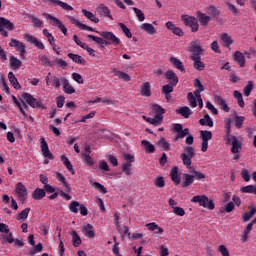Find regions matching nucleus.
Returning <instances> with one entry per match:
<instances>
[{
    "label": "nucleus",
    "mask_w": 256,
    "mask_h": 256,
    "mask_svg": "<svg viewBox=\"0 0 256 256\" xmlns=\"http://www.w3.org/2000/svg\"><path fill=\"white\" fill-rule=\"evenodd\" d=\"M225 129H226V136L225 139H228V143H231L229 137H231V119H227L225 121Z\"/></svg>",
    "instance_id": "56"
},
{
    "label": "nucleus",
    "mask_w": 256,
    "mask_h": 256,
    "mask_svg": "<svg viewBox=\"0 0 256 256\" xmlns=\"http://www.w3.org/2000/svg\"><path fill=\"white\" fill-rule=\"evenodd\" d=\"M144 121L150 123L151 125L157 126L161 121H163V116L155 115L154 118L143 116Z\"/></svg>",
    "instance_id": "28"
},
{
    "label": "nucleus",
    "mask_w": 256,
    "mask_h": 256,
    "mask_svg": "<svg viewBox=\"0 0 256 256\" xmlns=\"http://www.w3.org/2000/svg\"><path fill=\"white\" fill-rule=\"evenodd\" d=\"M190 59L194 61V69H196L197 71H205V63L201 61L200 55H194V57Z\"/></svg>",
    "instance_id": "19"
},
{
    "label": "nucleus",
    "mask_w": 256,
    "mask_h": 256,
    "mask_svg": "<svg viewBox=\"0 0 256 256\" xmlns=\"http://www.w3.org/2000/svg\"><path fill=\"white\" fill-rule=\"evenodd\" d=\"M61 81L64 93H66L67 95H73V93H75V88L73 87V85H71V83H69V80L63 77L61 78Z\"/></svg>",
    "instance_id": "17"
},
{
    "label": "nucleus",
    "mask_w": 256,
    "mask_h": 256,
    "mask_svg": "<svg viewBox=\"0 0 256 256\" xmlns=\"http://www.w3.org/2000/svg\"><path fill=\"white\" fill-rule=\"evenodd\" d=\"M225 141H226L227 145H232L231 153H233V154L239 153V149H241V147H243V145L237 139L236 136H229V140H228V138H225Z\"/></svg>",
    "instance_id": "8"
},
{
    "label": "nucleus",
    "mask_w": 256,
    "mask_h": 256,
    "mask_svg": "<svg viewBox=\"0 0 256 256\" xmlns=\"http://www.w3.org/2000/svg\"><path fill=\"white\" fill-rule=\"evenodd\" d=\"M82 156L84 158V162L88 167H93L95 165V161H93V158L91 157V155L82 154Z\"/></svg>",
    "instance_id": "61"
},
{
    "label": "nucleus",
    "mask_w": 256,
    "mask_h": 256,
    "mask_svg": "<svg viewBox=\"0 0 256 256\" xmlns=\"http://www.w3.org/2000/svg\"><path fill=\"white\" fill-rule=\"evenodd\" d=\"M176 113L177 115H181L182 117H184V119H189L193 114V112L191 111V108H189L188 106L180 107L179 109L176 110Z\"/></svg>",
    "instance_id": "21"
},
{
    "label": "nucleus",
    "mask_w": 256,
    "mask_h": 256,
    "mask_svg": "<svg viewBox=\"0 0 256 256\" xmlns=\"http://www.w3.org/2000/svg\"><path fill=\"white\" fill-rule=\"evenodd\" d=\"M199 123L203 127H213V119H211V116H209V114H206L204 118H201L199 120Z\"/></svg>",
    "instance_id": "36"
},
{
    "label": "nucleus",
    "mask_w": 256,
    "mask_h": 256,
    "mask_svg": "<svg viewBox=\"0 0 256 256\" xmlns=\"http://www.w3.org/2000/svg\"><path fill=\"white\" fill-rule=\"evenodd\" d=\"M193 157H195V148L191 146L184 148V152L180 154V159H182L183 165H186L187 169H189V173L194 175V179L201 181V179H205L206 176L191 166Z\"/></svg>",
    "instance_id": "1"
},
{
    "label": "nucleus",
    "mask_w": 256,
    "mask_h": 256,
    "mask_svg": "<svg viewBox=\"0 0 256 256\" xmlns=\"http://www.w3.org/2000/svg\"><path fill=\"white\" fill-rule=\"evenodd\" d=\"M140 94L142 97H151V83L145 82L140 87Z\"/></svg>",
    "instance_id": "25"
},
{
    "label": "nucleus",
    "mask_w": 256,
    "mask_h": 256,
    "mask_svg": "<svg viewBox=\"0 0 256 256\" xmlns=\"http://www.w3.org/2000/svg\"><path fill=\"white\" fill-rule=\"evenodd\" d=\"M5 29L6 31H13L15 29V24L5 17H0V31Z\"/></svg>",
    "instance_id": "12"
},
{
    "label": "nucleus",
    "mask_w": 256,
    "mask_h": 256,
    "mask_svg": "<svg viewBox=\"0 0 256 256\" xmlns=\"http://www.w3.org/2000/svg\"><path fill=\"white\" fill-rule=\"evenodd\" d=\"M187 99L189 101L190 107L192 108L197 107V98L191 92L187 94Z\"/></svg>",
    "instance_id": "57"
},
{
    "label": "nucleus",
    "mask_w": 256,
    "mask_h": 256,
    "mask_svg": "<svg viewBox=\"0 0 256 256\" xmlns=\"http://www.w3.org/2000/svg\"><path fill=\"white\" fill-rule=\"evenodd\" d=\"M10 66L14 70L20 69V67H23V62L21 60L17 59V57L11 56L10 57Z\"/></svg>",
    "instance_id": "38"
},
{
    "label": "nucleus",
    "mask_w": 256,
    "mask_h": 256,
    "mask_svg": "<svg viewBox=\"0 0 256 256\" xmlns=\"http://www.w3.org/2000/svg\"><path fill=\"white\" fill-rule=\"evenodd\" d=\"M220 39L223 43V47H227V49L233 45V38H231L227 33H222Z\"/></svg>",
    "instance_id": "29"
},
{
    "label": "nucleus",
    "mask_w": 256,
    "mask_h": 256,
    "mask_svg": "<svg viewBox=\"0 0 256 256\" xmlns=\"http://www.w3.org/2000/svg\"><path fill=\"white\" fill-rule=\"evenodd\" d=\"M40 149L43 157L50 160L54 159L53 153L49 150V144H47V140H45V138L40 139Z\"/></svg>",
    "instance_id": "10"
},
{
    "label": "nucleus",
    "mask_w": 256,
    "mask_h": 256,
    "mask_svg": "<svg viewBox=\"0 0 256 256\" xmlns=\"http://www.w3.org/2000/svg\"><path fill=\"white\" fill-rule=\"evenodd\" d=\"M116 229L120 233L121 237H125V235H128V237H131V233H129V226H122L117 225Z\"/></svg>",
    "instance_id": "47"
},
{
    "label": "nucleus",
    "mask_w": 256,
    "mask_h": 256,
    "mask_svg": "<svg viewBox=\"0 0 256 256\" xmlns=\"http://www.w3.org/2000/svg\"><path fill=\"white\" fill-rule=\"evenodd\" d=\"M82 13L86 17V19H89V21H92V23H99V18L94 16L93 12H90V11H87L86 9H83Z\"/></svg>",
    "instance_id": "43"
},
{
    "label": "nucleus",
    "mask_w": 256,
    "mask_h": 256,
    "mask_svg": "<svg viewBox=\"0 0 256 256\" xmlns=\"http://www.w3.org/2000/svg\"><path fill=\"white\" fill-rule=\"evenodd\" d=\"M171 180L173 181L174 185L181 184V177H179V168L174 167L170 172Z\"/></svg>",
    "instance_id": "24"
},
{
    "label": "nucleus",
    "mask_w": 256,
    "mask_h": 256,
    "mask_svg": "<svg viewBox=\"0 0 256 256\" xmlns=\"http://www.w3.org/2000/svg\"><path fill=\"white\" fill-rule=\"evenodd\" d=\"M158 146H159L161 149H164V151H169V149H170L169 142L165 141V138H161V139L158 141Z\"/></svg>",
    "instance_id": "62"
},
{
    "label": "nucleus",
    "mask_w": 256,
    "mask_h": 256,
    "mask_svg": "<svg viewBox=\"0 0 256 256\" xmlns=\"http://www.w3.org/2000/svg\"><path fill=\"white\" fill-rule=\"evenodd\" d=\"M46 193L44 189L41 188H36L32 194V197L36 200V201H41V199H43V197H45Z\"/></svg>",
    "instance_id": "40"
},
{
    "label": "nucleus",
    "mask_w": 256,
    "mask_h": 256,
    "mask_svg": "<svg viewBox=\"0 0 256 256\" xmlns=\"http://www.w3.org/2000/svg\"><path fill=\"white\" fill-rule=\"evenodd\" d=\"M141 145L144 148L145 153H153L155 151V146L148 140H142Z\"/></svg>",
    "instance_id": "35"
},
{
    "label": "nucleus",
    "mask_w": 256,
    "mask_h": 256,
    "mask_svg": "<svg viewBox=\"0 0 256 256\" xmlns=\"http://www.w3.org/2000/svg\"><path fill=\"white\" fill-rule=\"evenodd\" d=\"M132 9H133L138 21H140V22L145 21V13H143V11L141 9H139L137 7H133Z\"/></svg>",
    "instance_id": "50"
},
{
    "label": "nucleus",
    "mask_w": 256,
    "mask_h": 256,
    "mask_svg": "<svg viewBox=\"0 0 256 256\" xmlns=\"http://www.w3.org/2000/svg\"><path fill=\"white\" fill-rule=\"evenodd\" d=\"M22 98L24 99V101H26V103L28 105H30V107H32L33 109H41V107H43V104L41 103V101L36 100L35 97H33V95L29 94V93H24L22 95Z\"/></svg>",
    "instance_id": "7"
},
{
    "label": "nucleus",
    "mask_w": 256,
    "mask_h": 256,
    "mask_svg": "<svg viewBox=\"0 0 256 256\" xmlns=\"http://www.w3.org/2000/svg\"><path fill=\"white\" fill-rule=\"evenodd\" d=\"M69 21L70 23H72V25H75V27H78V29H82V31H94L96 33L95 29L79 22V20H77V18L73 16H69Z\"/></svg>",
    "instance_id": "15"
},
{
    "label": "nucleus",
    "mask_w": 256,
    "mask_h": 256,
    "mask_svg": "<svg viewBox=\"0 0 256 256\" xmlns=\"http://www.w3.org/2000/svg\"><path fill=\"white\" fill-rule=\"evenodd\" d=\"M96 33H98V35H100V37H103V39H105V45H114V47H119V45H121V40L115 35L113 34V32H109V31H103V32H99L96 31Z\"/></svg>",
    "instance_id": "3"
},
{
    "label": "nucleus",
    "mask_w": 256,
    "mask_h": 256,
    "mask_svg": "<svg viewBox=\"0 0 256 256\" xmlns=\"http://www.w3.org/2000/svg\"><path fill=\"white\" fill-rule=\"evenodd\" d=\"M71 235H72V244H73V246L74 247H79L83 243V240H81V237L79 236V234L75 230L72 231Z\"/></svg>",
    "instance_id": "39"
},
{
    "label": "nucleus",
    "mask_w": 256,
    "mask_h": 256,
    "mask_svg": "<svg viewBox=\"0 0 256 256\" xmlns=\"http://www.w3.org/2000/svg\"><path fill=\"white\" fill-rule=\"evenodd\" d=\"M80 206H81V203H79L78 201L73 200V201L70 202V205H69L68 209L71 213L77 214V213H79V207Z\"/></svg>",
    "instance_id": "44"
},
{
    "label": "nucleus",
    "mask_w": 256,
    "mask_h": 256,
    "mask_svg": "<svg viewBox=\"0 0 256 256\" xmlns=\"http://www.w3.org/2000/svg\"><path fill=\"white\" fill-rule=\"evenodd\" d=\"M118 25L128 39H131V37H133V34L131 33V30L127 27V25L123 23H119Z\"/></svg>",
    "instance_id": "53"
},
{
    "label": "nucleus",
    "mask_w": 256,
    "mask_h": 256,
    "mask_svg": "<svg viewBox=\"0 0 256 256\" xmlns=\"http://www.w3.org/2000/svg\"><path fill=\"white\" fill-rule=\"evenodd\" d=\"M9 46L10 47H15L16 51H18L20 53L21 59H25V55L27 54V50H26V47L23 44V42H20L17 39L11 38Z\"/></svg>",
    "instance_id": "6"
},
{
    "label": "nucleus",
    "mask_w": 256,
    "mask_h": 256,
    "mask_svg": "<svg viewBox=\"0 0 256 256\" xmlns=\"http://www.w3.org/2000/svg\"><path fill=\"white\" fill-rule=\"evenodd\" d=\"M166 79L168 81V85H172L174 87H177V83H179V77L173 70H168L166 72Z\"/></svg>",
    "instance_id": "16"
},
{
    "label": "nucleus",
    "mask_w": 256,
    "mask_h": 256,
    "mask_svg": "<svg viewBox=\"0 0 256 256\" xmlns=\"http://www.w3.org/2000/svg\"><path fill=\"white\" fill-rule=\"evenodd\" d=\"M251 91H253V82L249 81L246 87H244L245 97H249V95H251Z\"/></svg>",
    "instance_id": "63"
},
{
    "label": "nucleus",
    "mask_w": 256,
    "mask_h": 256,
    "mask_svg": "<svg viewBox=\"0 0 256 256\" xmlns=\"http://www.w3.org/2000/svg\"><path fill=\"white\" fill-rule=\"evenodd\" d=\"M131 167H133V164H131L130 162H125L124 164H122L123 173L127 176L132 175L133 173L131 172Z\"/></svg>",
    "instance_id": "54"
},
{
    "label": "nucleus",
    "mask_w": 256,
    "mask_h": 256,
    "mask_svg": "<svg viewBox=\"0 0 256 256\" xmlns=\"http://www.w3.org/2000/svg\"><path fill=\"white\" fill-rule=\"evenodd\" d=\"M242 193H253L256 195V186L248 185L241 188Z\"/></svg>",
    "instance_id": "60"
},
{
    "label": "nucleus",
    "mask_w": 256,
    "mask_h": 256,
    "mask_svg": "<svg viewBox=\"0 0 256 256\" xmlns=\"http://www.w3.org/2000/svg\"><path fill=\"white\" fill-rule=\"evenodd\" d=\"M28 18L30 19L33 27H43V22L39 20V18L33 16V15H28Z\"/></svg>",
    "instance_id": "55"
},
{
    "label": "nucleus",
    "mask_w": 256,
    "mask_h": 256,
    "mask_svg": "<svg viewBox=\"0 0 256 256\" xmlns=\"http://www.w3.org/2000/svg\"><path fill=\"white\" fill-rule=\"evenodd\" d=\"M195 181V176L184 173L182 179V187H191Z\"/></svg>",
    "instance_id": "22"
},
{
    "label": "nucleus",
    "mask_w": 256,
    "mask_h": 256,
    "mask_svg": "<svg viewBox=\"0 0 256 256\" xmlns=\"http://www.w3.org/2000/svg\"><path fill=\"white\" fill-rule=\"evenodd\" d=\"M24 39L27 41V43H31L32 45H35L37 49H45V44L43 42L39 41L35 36L30 35V34H24Z\"/></svg>",
    "instance_id": "11"
},
{
    "label": "nucleus",
    "mask_w": 256,
    "mask_h": 256,
    "mask_svg": "<svg viewBox=\"0 0 256 256\" xmlns=\"http://www.w3.org/2000/svg\"><path fill=\"white\" fill-rule=\"evenodd\" d=\"M8 79L14 89H21V84H19V80H17V77H15V74L13 72L8 73Z\"/></svg>",
    "instance_id": "33"
},
{
    "label": "nucleus",
    "mask_w": 256,
    "mask_h": 256,
    "mask_svg": "<svg viewBox=\"0 0 256 256\" xmlns=\"http://www.w3.org/2000/svg\"><path fill=\"white\" fill-rule=\"evenodd\" d=\"M243 123H245V116H237L235 117V127L236 129H241L243 127Z\"/></svg>",
    "instance_id": "59"
},
{
    "label": "nucleus",
    "mask_w": 256,
    "mask_h": 256,
    "mask_svg": "<svg viewBox=\"0 0 256 256\" xmlns=\"http://www.w3.org/2000/svg\"><path fill=\"white\" fill-rule=\"evenodd\" d=\"M198 21L200 25L203 27H207L209 25V22L211 21V16L206 15L205 13H198Z\"/></svg>",
    "instance_id": "31"
},
{
    "label": "nucleus",
    "mask_w": 256,
    "mask_h": 256,
    "mask_svg": "<svg viewBox=\"0 0 256 256\" xmlns=\"http://www.w3.org/2000/svg\"><path fill=\"white\" fill-rule=\"evenodd\" d=\"M61 161L63 162V165L66 166V169L72 174L75 175V170L73 169V164H71V161H69V158L67 156L62 155Z\"/></svg>",
    "instance_id": "34"
},
{
    "label": "nucleus",
    "mask_w": 256,
    "mask_h": 256,
    "mask_svg": "<svg viewBox=\"0 0 256 256\" xmlns=\"http://www.w3.org/2000/svg\"><path fill=\"white\" fill-rule=\"evenodd\" d=\"M152 110L154 113H156V115H160V117H163V115L166 113L165 108L161 107L159 104H153Z\"/></svg>",
    "instance_id": "48"
},
{
    "label": "nucleus",
    "mask_w": 256,
    "mask_h": 256,
    "mask_svg": "<svg viewBox=\"0 0 256 256\" xmlns=\"http://www.w3.org/2000/svg\"><path fill=\"white\" fill-rule=\"evenodd\" d=\"M146 227L149 231H155L156 235H159V233H163V228L159 227V225H157V223L155 222L146 224Z\"/></svg>",
    "instance_id": "41"
},
{
    "label": "nucleus",
    "mask_w": 256,
    "mask_h": 256,
    "mask_svg": "<svg viewBox=\"0 0 256 256\" xmlns=\"http://www.w3.org/2000/svg\"><path fill=\"white\" fill-rule=\"evenodd\" d=\"M170 63H172V65L178 69L179 71H181V73H185V66H183V62H181V60L175 58V57H171L170 58Z\"/></svg>",
    "instance_id": "32"
},
{
    "label": "nucleus",
    "mask_w": 256,
    "mask_h": 256,
    "mask_svg": "<svg viewBox=\"0 0 256 256\" xmlns=\"http://www.w3.org/2000/svg\"><path fill=\"white\" fill-rule=\"evenodd\" d=\"M43 17L46 19H49L50 21H53V27H58L60 31L63 33V35L67 36V27L64 26L63 22L59 20L57 17L52 16L51 14L43 13Z\"/></svg>",
    "instance_id": "5"
},
{
    "label": "nucleus",
    "mask_w": 256,
    "mask_h": 256,
    "mask_svg": "<svg viewBox=\"0 0 256 256\" xmlns=\"http://www.w3.org/2000/svg\"><path fill=\"white\" fill-rule=\"evenodd\" d=\"M192 203H199L200 207L213 211L215 209V203L209 199L206 195H196L191 199Z\"/></svg>",
    "instance_id": "2"
},
{
    "label": "nucleus",
    "mask_w": 256,
    "mask_h": 256,
    "mask_svg": "<svg viewBox=\"0 0 256 256\" xmlns=\"http://www.w3.org/2000/svg\"><path fill=\"white\" fill-rule=\"evenodd\" d=\"M140 29H142V31H145L146 33H148V35H155V33H157L155 26H153V24H151V23L141 24Z\"/></svg>",
    "instance_id": "27"
},
{
    "label": "nucleus",
    "mask_w": 256,
    "mask_h": 256,
    "mask_svg": "<svg viewBox=\"0 0 256 256\" xmlns=\"http://www.w3.org/2000/svg\"><path fill=\"white\" fill-rule=\"evenodd\" d=\"M82 232L85 235V237H88V239H93L95 237V231L93 230V225L87 224L82 228Z\"/></svg>",
    "instance_id": "26"
},
{
    "label": "nucleus",
    "mask_w": 256,
    "mask_h": 256,
    "mask_svg": "<svg viewBox=\"0 0 256 256\" xmlns=\"http://www.w3.org/2000/svg\"><path fill=\"white\" fill-rule=\"evenodd\" d=\"M200 136L202 141H211L213 139V132L207 131V130H201L200 131Z\"/></svg>",
    "instance_id": "46"
},
{
    "label": "nucleus",
    "mask_w": 256,
    "mask_h": 256,
    "mask_svg": "<svg viewBox=\"0 0 256 256\" xmlns=\"http://www.w3.org/2000/svg\"><path fill=\"white\" fill-rule=\"evenodd\" d=\"M255 213H256V208H252L250 210V212L244 213L242 215V219H243L244 223H247V221H250L252 219V217L255 216Z\"/></svg>",
    "instance_id": "49"
},
{
    "label": "nucleus",
    "mask_w": 256,
    "mask_h": 256,
    "mask_svg": "<svg viewBox=\"0 0 256 256\" xmlns=\"http://www.w3.org/2000/svg\"><path fill=\"white\" fill-rule=\"evenodd\" d=\"M219 253H221L222 256H230L229 255V249H227V246L225 245H220L218 247Z\"/></svg>",
    "instance_id": "64"
},
{
    "label": "nucleus",
    "mask_w": 256,
    "mask_h": 256,
    "mask_svg": "<svg viewBox=\"0 0 256 256\" xmlns=\"http://www.w3.org/2000/svg\"><path fill=\"white\" fill-rule=\"evenodd\" d=\"M233 57L240 67H245V55H243V52L236 51Z\"/></svg>",
    "instance_id": "30"
},
{
    "label": "nucleus",
    "mask_w": 256,
    "mask_h": 256,
    "mask_svg": "<svg viewBox=\"0 0 256 256\" xmlns=\"http://www.w3.org/2000/svg\"><path fill=\"white\" fill-rule=\"evenodd\" d=\"M214 99L220 109H222V111H225V113H229L231 111V108L229 107V105H227V102L225 101V99H223V97L215 96Z\"/></svg>",
    "instance_id": "20"
},
{
    "label": "nucleus",
    "mask_w": 256,
    "mask_h": 256,
    "mask_svg": "<svg viewBox=\"0 0 256 256\" xmlns=\"http://www.w3.org/2000/svg\"><path fill=\"white\" fill-rule=\"evenodd\" d=\"M56 179L60 183H63V185H64V187H66V189H71V187L69 186V183H67V180L65 179V176H63V174H61V172H56Z\"/></svg>",
    "instance_id": "51"
},
{
    "label": "nucleus",
    "mask_w": 256,
    "mask_h": 256,
    "mask_svg": "<svg viewBox=\"0 0 256 256\" xmlns=\"http://www.w3.org/2000/svg\"><path fill=\"white\" fill-rule=\"evenodd\" d=\"M174 89H175V86H173L172 84H166L162 87V94L163 95L171 94L173 93Z\"/></svg>",
    "instance_id": "58"
},
{
    "label": "nucleus",
    "mask_w": 256,
    "mask_h": 256,
    "mask_svg": "<svg viewBox=\"0 0 256 256\" xmlns=\"http://www.w3.org/2000/svg\"><path fill=\"white\" fill-rule=\"evenodd\" d=\"M114 75L115 77H118V79H122V81H126V82L131 81V76H129V74L124 73L122 71L114 70Z\"/></svg>",
    "instance_id": "42"
},
{
    "label": "nucleus",
    "mask_w": 256,
    "mask_h": 256,
    "mask_svg": "<svg viewBox=\"0 0 256 256\" xmlns=\"http://www.w3.org/2000/svg\"><path fill=\"white\" fill-rule=\"evenodd\" d=\"M166 27L169 29V31H172V33L178 37H183V35H185V32H183L181 28L175 26V24L171 21L166 23Z\"/></svg>",
    "instance_id": "18"
},
{
    "label": "nucleus",
    "mask_w": 256,
    "mask_h": 256,
    "mask_svg": "<svg viewBox=\"0 0 256 256\" xmlns=\"http://www.w3.org/2000/svg\"><path fill=\"white\" fill-rule=\"evenodd\" d=\"M181 19L186 27H190L192 33L199 31V21L197 18L185 14L181 16Z\"/></svg>",
    "instance_id": "4"
},
{
    "label": "nucleus",
    "mask_w": 256,
    "mask_h": 256,
    "mask_svg": "<svg viewBox=\"0 0 256 256\" xmlns=\"http://www.w3.org/2000/svg\"><path fill=\"white\" fill-rule=\"evenodd\" d=\"M67 57H69V59H72V61L74 63H77L78 65H86L87 61L81 57V55L79 54H74V53H68Z\"/></svg>",
    "instance_id": "23"
},
{
    "label": "nucleus",
    "mask_w": 256,
    "mask_h": 256,
    "mask_svg": "<svg viewBox=\"0 0 256 256\" xmlns=\"http://www.w3.org/2000/svg\"><path fill=\"white\" fill-rule=\"evenodd\" d=\"M29 213H31V208H25L18 214L17 220L26 221L27 217H29Z\"/></svg>",
    "instance_id": "45"
},
{
    "label": "nucleus",
    "mask_w": 256,
    "mask_h": 256,
    "mask_svg": "<svg viewBox=\"0 0 256 256\" xmlns=\"http://www.w3.org/2000/svg\"><path fill=\"white\" fill-rule=\"evenodd\" d=\"M97 13H99L100 17H108L113 21V16L111 15V10H109V7L105 6V4H100L96 8Z\"/></svg>",
    "instance_id": "14"
},
{
    "label": "nucleus",
    "mask_w": 256,
    "mask_h": 256,
    "mask_svg": "<svg viewBox=\"0 0 256 256\" xmlns=\"http://www.w3.org/2000/svg\"><path fill=\"white\" fill-rule=\"evenodd\" d=\"M190 51L192 53L190 58L195 57V55H199L201 57V53H203V48H201V43L199 41H192Z\"/></svg>",
    "instance_id": "13"
},
{
    "label": "nucleus",
    "mask_w": 256,
    "mask_h": 256,
    "mask_svg": "<svg viewBox=\"0 0 256 256\" xmlns=\"http://www.w3.org/2000/svg\"><path fill=\"white\" fill-rule=\"evenodd\" d=\"M208 14H210L213 19H219L221 11L217 9V7H215L214 5H210L208 7Z\"/></svg>",
    "instance_id": "37"
},
{
    "label": "nucleus",
    "mask_w": 256,
    "mask_h": 256,
    "mask_svg": "<svg viewBox=\"0 0 256 256\" xmlns=\"http://www.w3.org/2000/svg\"><path fill=\"white\" fill-rule=\"evenodd\" d=\"M88 39H92V41H94L98 45H101L102 48L105 47V40H103V38L101 37L89 34Z\"/></svg>",
    "instance_id": "52"
},
{
    "label": "nucleus",
    "mask_w": 256,
    "mask_h": 256,
    "mask_svg": "<svg viewBox=\"0 0 256 256\" xmlns=\"http://www.w3.org/2000/svg\"><path fill=\"white\" fill-rule=\"evenodd\" d=\"M16 193L21 203H25V201H27V187L21 182L16 185Z\"/></svg>",
    "instance_id": "9"
}]
</instances>
